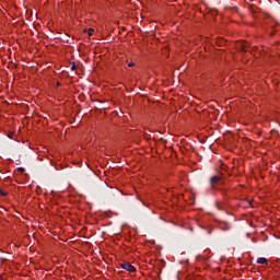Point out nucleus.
I'll use <instances>...</instances> for the list:
<instances>
[{
  "label": "nucleus",
  "mask_w": 280,
  "mask_h": 280,
  "mask_svg": "<svg viewBox=\"0 0 280 280\" xmlns=\"http://www.w3.org/2000/svg\"><path fill=\"white\" fill-rule=\"evenodd\" d=\"M121 269L127 270V272H136L137 271V268H135V266H132L130 262H122Z\"/></svg>",
  "instance_id": "obj_1"
},
{
  "label": "nucleus",
  "mask_w": 280,
  "mask_h": 280,
  "mask_svg": "<svg viewBox=\"0 0 280 280\" xmlns=\"http://www.w3.org/2000/svg\"><path fill=\"white\" fill-rule=\"evenodd\" d=\"M238 47L241 48V51H248V43L246 42L238 43Z\"/></svg>",
  "instance_id": "obj_2"
},
{
  "label": "nucleus",
  "mask_w": 280,
  "mask_h": 280,
  "mask_svg": "<svg viewBox=\"0 0 280 280\" xmlns=\"http://www.w3.org/2000/svg\"><path fill=\"white\" fill-rule=\"evenodd\" d=\"M257 264L260 266H266L268 264V260L265 257H260L257 259Z\"/></svg>",
  "instance_id": "obj_3"
},
{
  "label": "nucleus",
  "mask_w": 280,
  "mask_h": 280,
  "mask_svg": "<svg viewBox=\"0 0 280 280\" xmlns=\"http://www.w3.org/2000/svg\"><path fill=\"white\" fill-rule=\"evenodd\" d=\"M215 183H220V176H213V177L211 178V184H212V185H215Z\"/></svg>",
  "instance_id": "obj_4"
},
{
  "label": "nucleus",
  "mask_w": 280,
  "mask_h": 280,
  "mask_svg": "<svg viewBox=\"0 0 280 280\" xmlns=\"http://www.w3.org/2000/svg\"><path fill=\"white\" fill-rule=\"evenodd\" d=\"M95 32V30L94 28H89L88 30V34H89V36H93V33Z\"/></svg>",
  "instance_id": "obj_5"
},
{
  "label": "nucleus",
  "mask_w": 280,
  "mask_h": 280,
  "mask_svg": "<svg viewBox=\"0 0 280 280\" xmlns=\"http://www.w3.org/2000/svg\"><path fill=\"white\" fill-rule=\"evenodd\" d=\"M0 194H1V196H8V192H5V191H3L1 189H0Z\"/></svg>",
  "instance_id": "obj_6"
},
{
  "label": "nucleus",
  "mask_w": 280,
  "mask_h": 280,
  "mask_svg": "<svg viewBox=\"0 0 280 280\" xmlns=\"http://www.w3.org/2000/svg\"><path fill=\"white\" fill-rule=\"evenodd\" d=\"M18 172H25V168L19 167V168H18Z\"/></svg>",
  "instance_id": "obj_7"
},
{
  "label": "nucleus",
  "mask_w": 280,
  "mask_h": 280,
  "mask_svg": "<svg viewBox=\"0 0 280 280\" xmlns=\"http://www.w3.org/2000/svg\"><path fill=\"white\" fill-rule=\"evenodd\" d=\"M128 67H135V62H129Z\"/></svg>",
  "instance_id": "obj_8"
},
{
  "label": "nucleus",
  "mask_w": 280,
  "mask_h": 280,
  "mask_svg": "<svg viewBox=\"0 0 280 280\" xmlns=\"http://www.w3.org/2000/svg\"><path fill=\"white\" fill-rule=\"evenodd\" d=\"M71 69H72V71H75V69H77L75 65H72Z\"/></svg>",
  "instance_id": "obj_9"
}]
</instances>
